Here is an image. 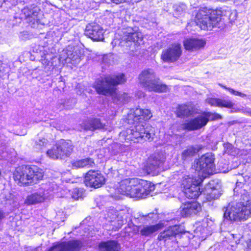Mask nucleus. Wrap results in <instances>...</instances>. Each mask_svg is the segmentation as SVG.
Masks as SVG:
<instances>
[{
  "label": "nucleus",
  "mask_w": 251,
  "mask_h": 251,
  "mask_svg": "<svg viewBox=\"0 0 251 251\" xmlns=\"http://www.w3.org/2000/svg\"><path fill=\"white\" fill-rule=\"evenodd\" d=\"M13 177L19 185H29L42 179L43 172L36 166L23 165L15 169Z\"/></svg>",
  "instance_id": "3"
},
{
  "label": "nucleus",
  "mask_w": 251,
  "mask_h": 251,
  "mask_svg": "<svg viewBox=\"0 0 251 251\" xmlns=\"http://www.w3.org/2000/svg\"><path fill=\"white\" fill-rule=\"evenodd\" d=\"M221 118L220 115L210 112H204L201 115L191 119L184 125V127L189 130L200 129L206 125L210 120H215Z\"/></svg>",
  "instance_id": "11"
},
{
  "label": "nucleus",
  "mask_w": 251,
  "mask_h": 251,
  "mask_svg": "<svg viewBox=\"0 0 251 251\" xmlns=\"http://www.w3.org/2000/svg\"><path fill=\"white\" fill-rule=\"evenodd\" d=\"M200 149L197 147H190L185 150L182 153V159L185 160L189 157L194 155L199 151Z\"/></svg>",
  "instance_id": "34"
},
{
  "label": "nucleus",
  "mask_w": 251,
  "mask_h": 251,
  "mask_svg": "<svg viewBox=\"0 0 251 251\" xmlns=\"http://www.w3.org/2000/svg\"><path fill=\"white\" fill-rule=\"evenodd\" d=\"M170 228L166 231H164L163 232L161 233L159 235L160 239H164L166 240L168 237L172 236L173 235V229L169 226Z\"/></svg>",
  "instance_id": "40"
},
{
  "label": "nucleus",
  "mask_w": 251,
  "mask_h": 251,
  "mask_svg": "<svg viewBox=\"0 0 251 251\" xmlns=\"http://www.w3.org/2000/svg\"><path fill=\"white\" fill-rule=\"evenodd\" d=\"M119 249V245L115 241L101 242L99 246V251H118Z\"/></svg>",
  "instance_id": "28"
},
{
  "label": "nucleus",
  "mask_w": 251,
  "mask_h": 251,
  "mask_svg": "<svg viewBox=\"0 0 251 251\" xmlns=\"http://www.w3.org/2000/svg\"><path fill=\"white\" fill-rule=\"evenodd\" d=\"M25 35H27V32H23L20 33V38L22 40L25 39V37H24Z\"/></svg>",
  "instance_id": "47"
},
{
  "label": "nucleus",
  "mask_w": 251,
  "mask_h": 251,
  "mask_svg": "<svg viewBox=\"0 0 251 251\" xmlns=\"http://www.w3.org/2000/svg\"><path fill=\"white\" fill-rule=\"evenodd\" d=\"M52 190L50 183L42 184L36 192L27 196L25 203L31 205L42 202L48 198L50 192Z\"/></svg>",
  "instance_id": "13"
},
{
  "label": "nucleus",
  "mask_w": 251,
  "mask_h": 251,
  "mask_svg": "<svg viewBox=\"0 0 251 251\" xmlns=\"http://www.w3.org/2000/svg\"><path fill=\"white\" fill-rule=\"evenodd\" d=\"M177 226L176 225L174 226V228H173V230H174V237L175 236H176L177 235V233H175V230H176L177 229Z\"/></svg>",
  "instance_id": "49"
},
{
  "label": "nucleus",
  "mask_w": 251,
  "mask_h": 251,
  "mask_svg": "<svg viewBox=\"0 0 251 251\" xmlns=\"http://www.w3.org/2000/svg\"><path fill=\"white\" fill-rule=\"evenodd\" d=\"M164 160L162 154L155 152L149 157L144 169L148 174L156 175L159 173L160 166Z\"/></svg>",
  "instance_id": "15"
},
{
  "label": "nucleus",
  "mask_w": 251,
  "mask_h": 251,
  "mask_svg": "<svg viewBox=\"0 0 251 251\" xmlns=\"http://www.w3.org/2000/svg\"><path fill=\"white\" fill-rule=\"evenodd\" d=\"M193 113V108L187 105H179L177 110V115L178 117H188L192 115Z\"/></svg>",
  "instance_id": "31"
},
{
  "label": "nucleus",
  "mask_w": 251,
  "mask_h": 251,
  "mask_svg": "<svg viewBox=\"0 0 251 251\" xmlns=\"http://www.w3.org/2000/svg\"><path fill=\"white\" fill-rule=\"evenodd\" d=\"M144 93L141 91L137 92L135 94V97L138 99H140L142 97H144Z\"/></svg>",
  "instance_id": "45"
},
{
  "label": "nucleus",
  "mask_w": 251,
  "mask_h": 251,
  "mask_svg": "<svg viewBox=\"0 0 251 251\" xmlns=\"http://www.w3.org/2000/svg\"><path fill=\"white\" fill-rule=\"evenodd\" d=\"M247 248L251 250V239H249L246 242Z\"/></svg>",
  "instance_id": "48"
},
{
  "label": "nucleus",
  "mask_w": 251,
  "mask_h": 251,
  "mask_svg": "<svg viewBox=\"0 0 251 251\" xmlns=\"http://www.w3.org/2000/svg\"><path fill=\"white\" fill-rule=\"evenodd\" d=\"M105 182V178L98 171L90 170L85 175L84 183L87 186L95 188L101 187Z\"/></svg>",
  "instance_id": "16"
},
{
  "label": "nucleus",
  "mask_w": 251,
  "mask_h": 251,
  "mask_svg": "<svg viewBox=\"0 0 251 251\" xmlns=\"http://www.w3.org/2000/svg\"><path fill=\"white\" fill-rule=\"evenodd\" d=\"M119 147V145L117 144V143H115V144H113L112 145V148H118Z\"/></svg>",
  "instance_id": "50"
},
{
  "label": "nucleus",
  "mask_w": 251,
  "mask_h": 251,
  "mask_svg": "<svg viewBox=\"0 0 251 251\" xmlns=\"http://www.w3.org/2000/svg\"><path fill=\"white\" fill-rule=\"evenodd\" d=\"M161 59L163 63H172L173 61V49L171 48H169L163 50L161 56Z\"/></svg>",
  "instance_id": "33"
},
{
  "label": "nucleus",
  "mask_w": 251,
  "mask_h": 251,
  "mask_svg": "<svg viewBox=\"0 0 251 251\" xmlns=\"http://www.w3.org/2000/svg\"><path fill=\"white\" fill-rule=\"evenodd\" d=\"M4 1H5V0H0V7L1 6Z\"/></svg>",
  "instance_id": "52"
},
{
  "label": "nucleus",
  "mask_w": 251,
  "mask_h": 251,
  "mask_svg": "<svg viewBox=\"0 0 251 251\" xmlns=\"http://www.w3.org/2000/svg\"><path fill=\"white\" fill-rule=\"evenodd\" d=\"M125 39L129 42H133L136 44H140L143 39V34L138 31V28L128 27L125 32Z\"/></svg>",
  "instance_id": "24"
},
{
  "label": "nucleus",
  "mask_w": 251,
  "mask_h": 251,
  "mask_svg": "<svg viewBox=\"0 0 251 251\" xmlns=\"http://www.w3.org/2000/svg\"><path fill=\"white\" fill-rule=\"evenodd\" d=\"M126 79L123 74L117 75H107L96 80L94 87L96 91L100 94L104 95H110L114 97V101L117 104L127 102L129 99L126 93L117 94L114 93V87L116 85L122 84Z\"/></svg>",
  "instance_id": "1"
},
{
  "label": "nucleus",
  "mask_w": 251,
  "mask_h": 251,
  "mask_svg": "<svg viewBox=\"0 0 251 251\" xmlns=\"http://www.w3.org/2000/svg\"><path fill=\"white\" fill-rule=\"evenodd\" d=\"M80 56L77 51H74L72 47L68 46L63 50L59 55V61L62 63H71L76 64L79 62Z\"/></svg>",
  "instance_id": "17"
},
{
  "label": "nucleus",
  "mask_w": 251,
  "mask_h": 251,
  "mask_svg": "<svg viewBox=\"0 0 251 251\" xmlns=\"http://www.w3.org/2000/svg\"><path fill=\"white\" fill-rule=\"evenodd\" d=\"M181 46L179 44H174V61L177 59L181 54Z\"/></svg>",
  "instance_id": "37"
},
{
  "label": "nucleus",
  "mask_w": 251,
  "mask_h": 251,
  "mask_svg": "<svg viewBox=\"0 0 251 251\" xmlns=\"http://www.w3.org/2000/svg\"><path fill=\"white\" fill-rule=\"evenodd\" d=\"M9 71V68L7 64L0 62V74H4L8 72Z\"/></svg>",
  "instance_id": "42"
},
{
  "label": "nucleus",
  "mask_w": 251,
  "mask_h": 251,
  "mask_svg": "<svg viewBox=\"0 0 251 251\" xmlns=\"http://www.w3.org/2000/svg\"><path fill=\"white\" fill-rule=\"evenodd\" d=\"M134 184L135 182L132 181V178L123 179L118 183L116 190L122 195L129 196L130 188Z\"/></svg>",
  "instance_id": "26"
},
{
  "label": "nucleus",
  "mask_w": 251,
  "mask_h": 251,
  "mask_svg": "<svg viewBox=\"0 0 251 251\" xmlns=\"http://www.w3.org/2000/svg\"><path fill=\"white\" fill-rule=\"evenodd\" d=\"M139 81L143 86L150 91L164 92L167 86L163 84L155 77L153 70L149 69L143 71L139 75Z\"/></svg>",
  "instance_id": "7"
},
{
  "label": "nucleus",
  "mask_w": 251,
  "mask_h": 251,
  "mask_svg": "<svg viewBox=\"0 0 251 251\" xmlns=\"http://www.w3.org/2000/svg\"><path fill=\"white\" fill-rule=\"evenodd\" d=\"M240 111L244 113L248 114L249 115L251 116V109L249 108H242L240 110Z\"/></svg>",
  "instance_id": "44"
},
{
  "label": "nucleus",
  "mask_w": 251,
  "mask_h": 251,
  "mask_svg": "<svg viewBox=\"0 0 251 251\" xmlns=\"http://www.w3.org/2000/svg\"><path fill=\"white\" fill-rule=\"evenodd\" d=\"M132 181L135 184L130 188V197L145 198L155 189V185L150 181L137 178H132Z\"/></svg>",
  "instance_id": "9"
},
{
  "label": "nucleus",
  "mask_w": 251,
  "mask_h": 251,
  "mask_svg": "<svg viewBox=\"0 0 251 251\" xmlns=\"http://www.w3.org/2000/svg\"><path fill=\"white\" fill-rule=\"evenodd\" d=\"M214 155L211 152L202 155L195 161L194 168L200 173V177L202 178L213 174L215 169Z\"/></svg>",
  "instance_id": "8"
},
{
  "label": "nucleus",
  "mask_w": 251,
  "mask_h": 251,
  "mask_svg": "<svg viewBox=\"0 0 251 251\" xmlns=\"http://www.w3.org/2000/svg\"><path fill=\"white\" fill-rule=\"evenodd\" d=\"M95 165L94 160L90 158H86L83 159L77 160L72 163V167L74 168L78 169L85 167H93Z\"/></svg>",
  "instance_id": "30"
},
{
  "label": "nucleus",
  "mask_w": 251,
  "mask_h": 251,
  "mask_svg": "<svg viewBox=\"0 0 251 251\" xmlns=\"http://www.w3.org/2000/svg\"><path fill=\"white\" fill-rule=\"evenodd\" d=\"M220 85L222 87H223L224 89L228 90L231 94H232L233 95L238 96L241 97L242 98H244L245 97H247V95H246L242 92H239L238 91H236L231 88L227 87L226 86H224L222 85Z\"/></svg>",
  "instance_id": "38"
},
{
  "label": "nucleus",
  "mask_w": 251,
  "mask_h": 251,
  "mask_svg": "<svg viewBox=\"0 0 251 251\" xmlns=\"http://www.w3.org/2000/svg\"><path fill=\"white\" fill-rule=\"evenodd\" d=\"M154 135V128L151 126L147 125L144 127L143 125L138 124L131 129H127L121 132L120 136L127 141L139 142L143 140L151 141L153 139Z\"/></svg>",
  "instance_id": "4"
},
{
  "label": "nucleus",
  "mask_w": 251,
  "mask_h": 251,
  "mask_svg": "<svg viewBox=\"0 0 251 251\" xmlns=\"http://www.w3.org/2000/svg\"><path fill=\"white\" fill-rule=\"evenodd\" d=\"M83 86L81 84H79L77 87H76V90H77V91H76V93L78 95H81L82 94V93L84 92V90H83Z\"/></svg>",
  "instance_id": "43"
},
{
  "label": "nucleus",
  "mask_w": 251,
  "mask_h": 251,
  "mask_svg": "<svg viewBox=\"0 0 251 251\" xmlns=\"http://www.w3.org/2000/svg\"><path fill=\"white\" fill-rule=\"evenodd\" d=\"M40 11L39 8L37 6H30V7H25L22 11V13L25 15V18L29 23L33 24L39 21L38 14Z\"/></svg>",
  "instance_id": "23"
},
{
  "label": "nucleus",
  "mask_w": 251,
  "mask_h": 251,
  "mask_svg": "<svg viewBox=\"0 0 251 251\" xmlns=\"http://www.w3.org/2000/svg\"><path fill=\"white\" fill-rule=\"evenodd\" d=\"M82 195L83 190L77 188H75L72 193V198L75 200H78L81 198Z\"/></svg>",
  "instance_id": "39"
},
{
  "label": "nucleus",
  "mask_w": 251,
  "mask_h": 251,
  "mask_svg": "<svg viewBox=\"0 0 251 251\" xmlns=\"http://www.w3.org/2000/svg\"><path fill=\"white\" fill-rule=\"evenodd\" d=\"M173 215L172 213L167 214H160L152 213H149L147 216V220L150 219L152 222H157L159 219L161 221L157 224L155 225H147L141 227L140 229V233L142 236H149L160 229L164 226H167L165 224V222H169L172 221L173 219Z\"/></svg>",
  "instance_id": "6"
},
{
  "label": "nucleus",
  "mask_w": 251,
  "mask_h": 251,
  "mask_svg": "<svg viewBox=\"0 0 251 251\" xmlns=\"http://www.w3.org/2000/svg\"><path fill=\"white\" fill-rule=\"evenodd\" d=\"M49 141L45 138H40L35 142V148L39 151H43L49 145Z\"/></svg>",
  "instance_id": "35"
},
{
  "label": "nucleus",
  "mask_w": 251,
  "mask_h": 251,
  "mask_svg": "<svg viewBox=\"0 0 251 251\" xmlns=\"http://www.w3.org/2000/svg\"><path fill=\"white\" fill-rule=\"evenodd\" d=\"M203 179L199 175L196 177H188L183 181L184 193L186 198L190 199L197 198L200 194H203L200 191V185Z\"/></svg>",
  "instance_id": "12"
},
{
  "label": "nucleus",
  "mask_w": 251,
  "mask_h": 251,
  "mask_svg": "<svg viewBox=\"0 0 251 251\" xmlns=\"http://www.w3.org/2000/svg\"><path fill=\"white\" fill-rule=\"evenodd\" d=\"M221 18L217 16L215 12L206 7L200 9L195 18V22L201 29L209 30L216 26Z\"/></svg>",
  "instance_id": "5"
},
{
  "label": "nucleus",
  "mask_w": 251,
  "mask_h": 251,
  "mask_svg": "<svg viewBox=\"0 0 251 251\" xmlns=\"http://www.w3.org/2000/svg\"><path fill=\"white\" fill-rule=\"evenodd\" d=\"M179 209L181 216L184 217L198 214L201 211V208L200 203L191 201L182 203Z\"/></svg>",
  "instance_id": "20"
},
{
  "label": "nucleus",
  "mask_w": 251,
  "mask_h": 251,
  "mask_svg": "<svg viewBox=\"0 0 251 251\" xmlns=\"http://www.w3.org/2000/svg\"><path fill=\"white\" fill-rule=\"evenodd\" d=\"M224 217L231 221L246 220L251 214V197L244 190L239 202L231 201L223 209Z\"/></svg>",
  "instance_id": "2"
},
{
  "label": "nucleus",
  "mask_w": 251,
  "mask_h": 251,
  "mask_svg": "<svg viewBox=\"0 0 251 251\" xmlns=\"http://www.w3.org/2000/svg\"><path fill=\"white\" fill-rule=\"evenodd\" d=\"M119 152V151H114L113 152V154H115L116 153H118Z\"/></svg>",
  "instance_id": "53"
},
{
  "label": "nucleus",
  "mask_w": 251,
  "mask_h": 251,
  "mask_svg": "<svg viewBox=\"0 0 251 251\" xmlns=\"http://www.w3.org/2000/svg\"><path fill=\"white\" fill-rule=\"evenodd\" d=\"M81 246L80 241L73 240L53 246L49 251H78Z\"/></svg>",
  "instance_id": "21"
},
{
  "label": "nucleus",
  "mask_w": 251,
  "mask_h": 251,
  "mask_svg": "<svg viewBox=\"0 0 251 251\" xmlns=\"http://www.w3.org/2000/svg\"><path fill=\"white\" fill-rule=\"evenodd\" d=\"M72 150L71 142L61 140L57 143L55 147L47 151V155L51 159H61L64 156H69Z\"/></svg>",
  "instance_id": "14"
},
{
  "label": "nucleus",
  "mask_w": 251,
  "mask_h": 251,
  "mask_svg": "<svg viewBox=\"0 0 251 251\" xmlns=\"http://www.w3.org/2000/svg\"><path fill=\"white\" fill-rule=\"evenodd\" d=\"M85 130H94L97 129L104 128V126L100 122L99 119H95L89 121L87 124L84 125Z\"/></svg>",
  "instance_id": "32"
},
{
  "label": "nucleus",
  "mask_w": 251,
  "mask_h": 251,
  "mask_svg": "<svg viewBox=\"0 0 251 251\" xmlns=\"http://www.w3.org/2000/svg\"><path fill=\"white\" fill-rule=\"evenodd\" d=\"M130 216L129 210L127 209L117 211L112 208L106 211L104 218L107 222L106 224H111L113 226L112 229L116 230L121 227L123 224L127 222Z\"/></svg>",
  "instance_id": "10"
},
{
  "label": "nucleus",
  "mask_w": 251,
  "mask_h": 251,
  "mask_svg": "<svg viewBox=\"0 0 251 251\" xmlns=\"http://www.w3.org/2000/svg\"><path fill=\"white\" fill-rule=\"evenodd\" d=\"M111 0L114 3H115L116 4H119V3H121L127 2L129 0Z\"/></svg>",
  "instance_id": "46"
},
{
  "label": "nucleus",
  "mask_w": 251,
  "mask_h": 251,
  "mask_svg": "<svg viewBox=\"0 0 251 251\" xmlns=\"http://www.w3.org/2000/svg\"><path fill=\"white\" fill-rule=\"evenodd\" d=\"M205 44V42L202 39L189 38L185 40L183 45L185 49L189 51L198 50L202 47Z\"/></svg>",
  "instance_id": "25"
},
{
  "label": "nucleus",
  "mask_w": 251,
  "mask_h": 251,
  "mask_svg": "<svg viewBox=\"0 0 251 251\" xmlns=\"http://www.w3.org/2000/svg\"><path fill=\"white\" fill-rule=\"evenodd\" d=\"M85 34L94 41H102L103 39V30L96 23H91L86 26Z\"/></svg>",
  "instance_id": "19"
},
{
  "label": "nucleus",
  "mask_w": 251,
  "mask_h": 251,
  "mask_svg": "<svg viewBox=\"0 0 251 251\" xmlns=\"http://www.w3.org/2000/svg\"><path fill=\"white\" fill-rule=\"evenodd\" d=\"M142 120H148L152 117V114L149 109H142Z\"/></svg>",
  "instance_id": "41"
},
{
  "label": "nucleus",
  "mask_w": 251,
  "mask_h": 251,
  "mask_svg": "<svg viewBox=\"0 0 251 251\" xmlns=\"http://www.w3.org/2000/svg\"><path fill=\"white\" fill-rule=\"evenodd\" d=\"M202 193L209 201L218 199L221 195L219 185L215 184L214 181L209 182L202 190Z\"/></svg>",
  "instance_id": "22"
},
{
  "label": "nucleus",
  "mask_w": 251,
  "mask_h": 251,
  "mask_svg": "<svg viewBox=\"0 0 251 251\" xmlns=\"http://www.w3.org/2000/svg\"><path fill=\"white\" fill-rule=\"evenodd\" d=\"M3 217V213L0 211V220Z\"/></svg>",
  "instance_id": "51"
},
{
  "label": "nucleus",
  "mask_w": 251,
  "mask_h": 251,
  "mask_svg": "<svg viewBox=\"0 0 251 251\" xmlns=\"http://www.w3.org/2000/svg\"><path fill=\"white\" fill-rule=\"evenodd\" d=\"M142 109L136 108L132 109L130 110L127 115V121L129 124H134L138 123L140 120H142Z\"/></svg>",
  "instance_id": "29"
},
{
  "label": "nucleus",
  "mask_w": 251,
  "mask_h": 251,
  "mask_svg": "<svg viewBox=\"0 0 251 251\" xmlns=\"http://www.w3.org/2000/svg\"><path fill=\"white\" fill-rule=\"evenodd\" d=\"M208 219H204L201 222H198L194 226V237H197L200 240L205 239L206 237L211 234L210 227L208 226Z\"/></svg>",
  "instance_id": "18"
},
{
  "label": "nucleus",
  "mask_w": 251,
  "mask_h": 251,
  "mask_svg": "<svg viewBox=\"0 0 251 251\" xmlns=\"http://www.w3.org/2000/svg\"><path fill=\"white\" fill-rule=\"evenodd\" d=\"M206 102L211 106L219 107L231 108L234 105L231 100L219 98H208L206 100Z\"/></svg>",
  "instance_id": "27"
},
{
  "label": "nucleus",
  "mask_w": 251,
  "mask_h": 251,
  "mask_svg": "<svg viewBox=\"0 0 251 251\" xmlns=\"http://www.w3.org/2000/svg\"><path fill=\"white\" fill-rule=\"evenodd\" d=\"M174 8H175L174 16L175 15L176 17H180L183 15L186 10V6L183 3H180L176 5Z\"/></svg>",
  "instance_id": "36"
}]
</instances>
